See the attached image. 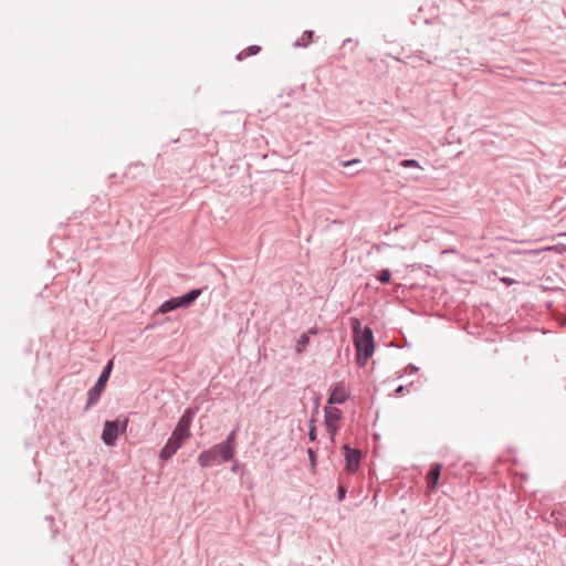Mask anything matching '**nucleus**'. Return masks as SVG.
Masks as SVG:
<instances>
[{"mask_svg": "<svg viewBox=\"0 0 566 566\" xmlns=\"http://www.w3.org/2000/svg\"><path fill=\"white\" fill-rule=\"evenodd\" d=\"M193 416L195 411L192 409H187L181 416L175 430L172 431L171 437L168 439L167 443L160 451L159 457L161 460L166 461L170 459L182 446V443L190 438V426Z\"/></svg>", "mask_w": 566, "mask_h": 566, "instance_id": "nucleus-1", "label": "nucleus"}, {"mask_svg": "<svg viewBox=\"0 0 566 566\" xmlns=\"http://www.w3.org/2000/svg\"><path fill=\"white\" fill-rule=\"evenodd\" d=\"M352 327L354 332V344L356 347L357 364L363 367L373 356L375 350L373 331L369 327H361L358 318H352Z\"/></svg>", "mask_w": 566, "mask_h": 566, "instance_id": "nucleus-2", "label": "nucleus"}, {"mask_svg": "<svg viewBox=\"0 0 566 566\" xmlns=\"http://www.w3.org/2000/svg\"><path fill=\"white\" fill-rule=\"evenodd\" d=\"M201 294V290H191L189 293H187L184 296L180 297H174L166 302H164L160 307L158 308L159 313H168L170 311H174L179 307H188L190 306L195 300Z\"/></svg>", "mask_w": 566, "mask_h": 566, "instance_id": "nucleus-3", "label": "nucleus"}, {"mask_svg": "<svg viewBox=\"0 0 566 566\" xmlns=\"http://www.w3.org/2000/svg\"><path fill=\"white\" fill-rule=\"evenodd\" d=\"M128 424V419H125L123 423L119 426L118 421H109L107 420L104 423V429L102 432V440L106 446H114L119 432H125Z\"/></svg>", "mask_w": 566, "mask_h": 566, "instance_id": "nucleus-4", "label": "nucleus"}, {"mask_svg": "<svg viewBox=\"0 0 566 566\" xmlns=\"http://www.w3.org/2000/svg\"><path fill=\"white\" fill-rule=\"evenodd\" d=\"M112 367H113V361L111 360V361H108L107 366L105 367V369L98 377L95 386L88 391L87 408L91 407L92 405L96 403L97 400L99 399L101 394L105 389Z\"/></svg>", "mask_w": 566, "mask_h": 566, "instance_id": "nucleus-5", "label": "nucleus"}, {"mask_svg": "<svg viewBox=\"0 0 566 566\" xmlns=\"http://www.w3.org/2000/svg\"><path fill=\"white\" fill-rule=\"evenodd\" d=\"M342 412L336 407H326L324 409L325 424L326 430L331 438L333 439L338 429V421L340 419Z\"/></svg>", "mask_w": 566, "mask_h": 566, "instance_id": "nucleus-6", "label": "nucleus"}, {"mask_svg": "<svg viewBox=\"0 0 566 566\" xmlns=\"http://www.w3.org/2000/svg\"><path fill=\"white\" fill-rule=\"evenodd\" d=\"M344 450L346 459V470L349 472H355L359 465L360 451L352 449L348 446H345Z\"/></svg>", "mask_w": 566, "mask_h": 566, "instance_id": "nucleus-7", "label": "nucleus"}, {"mask_svg": "<svg viewBox=\"0 0 566 566\" xmlns=\"http://www.w3.org/2000/svg\"><path fill=\"white\" fill-rule=\"evenodd\" d=\"M349 397V391L342 384L336 385L328 398V403H343Z\"/></svg>", "mask_w": 566, "mask_h": 566, "instance_id": "nucleus-8", "label": "nucleus"}, {"mask_svg": "<svg viewBox=\"0 0 566 566\" xmlns=\"http://www.w3.org/2000/svg\"><path fill=\"white\" fill-rule=\"evenodd\" d=\"M213 450H216L218 459H220L223 462H227L233 458L234 450H232L230 447L224 444L223 442L218 443L212 447Z\"/></svg>", "mask_w": 566, "mask_h": 566, "instance_id": "nucleus-9", "label": "nucleus"}, {"mask_svg": "<svg viewBox=\"0 0 566 566\" xmlns=\"http://www.w3.org/2000/svg\"><path fill=\"white\" fill-rule=\"evenodd\" d=\"M218 460L216 450L213 448L203 451L198 457V462L202 468L212 465Z\"/></svg>", "mask_w": 566, "mask_h": 566, "instance_id": "nucleus-10", "label": "nucleus"}, {"mask_svg": "<svg viewBox=\"0 0 566 566\" xmlns=\"http://www.w3.org/2000/svg\"><path fill=\"white\" fill-rule=\"evenodd\" d=\"M441 464H434L431 470L429 471V473L427 474V484H428V488L430 490H433L437 484H438V481H439V478H440V473H441Z\"/></svg>", "mask_w": 566, "mask_h": 566, "instance_id": "nucleus-11", "label": "nucleus"}, {"mask_svg": "<svg viewBox=\"0 0 566 566\" xmlns=\"http://www.w3.org/2000/svg\"><path fill=\"white\" fill-rule=\"evenodd\" d=\"M316 333V329H310L307 333H304L300 339L297 340V345H296V352L297 353H302L306 345L308 344L310 342V336L308 334H315Z\"/></svg>", "mask_w": 566, "mask_h": 566, "instance_id": "nucleus-12", "label": "nucleus"}, {"mask_svg": "<svg viewBox=\"0 0 566 566\" xmlns=\"http://www.w3.org/2000/svg\"><path fill=\"white\" fill-rule=\"evenodd\" d=\"M260 52V46L258 45H251L241 53L238 54V60H243L247 56L255 55Z\"/></svg>", "mask_w": 566, "mask_h": 566, "instance_id": "nucleus-13", "label": "nucleus"}, {"mask_svg": "<svg viewBox=\"0 0 566 566\" xmlns=\"http://www.w3.org/2000/svg\"><path fill=\"white\" fill-rule=\"evenodd\" d=\"M235 436H237V430H232L230 432V434L228 436L227 440L223 441V443L227 444L228 447H230L232 450H234V448H235Z\"/></svg>", "mask_w": 566, "mask_h": 566, "instance_id": "nucleus-14", "label": "nucleus"}, {"mask_svg": "<svg viewBox=\"0 0 566 566\" xmlns=\"http://www.w3.org/2000/svg\"><path fill=\"white\" fill-rule=\"evenodd\" d=\"M542 251H556V252H559V248L554 245V247H547V248H544V249H537V250H530V251H526V253L528 254H538L541 253Z\"/></svg>", "mask_w": 566, "mask_h": 566, "instance_id": "nucleus-15", "label": "nucleus"}, {"mask_svg": "<svg viewBox=\"0 0 566 566\" xmlns=\"http://www.w3.org/2000/svg\"><path fill=\"white\" fill-rule=\"evenodd\" d=\"M378 280L381 283H388L390 281V272L388 270H382L379 272Z\"/></svg>", "mask_w": 566, "mask_h": 566, "instance_id": "nucleus-16", "label": "nucleus"}, {"mask_svg": "<svg viewBox=\"0 0 566 566\" xmlns=\"http://www.w3.org/2000/svg\"><path fill=\"white\" fill-rule=\"evenodd\" d=\"M400 165L405 168H410V167H415V168H420L418 161L413 160V159H405L400 163Z\"/></svg>", "mask_w": 566, "mask_h": 566, "instance_id": "nucleus-17", "label": "nucleus"}, {"mask_svg": "<svg viewBox=\"0 0 566 566\" xmlns=\"http://www.w3.org/2000/svg\"><path fill=\"white\" fill-rule=\"evenodd\" d=\"M315 438H316V432H315V428L313 427V428L311 429V431H310V439H311V440H315Z\"/></svg>", "mask_w": 566, "mask_h": 566, "instance_id": "nucleus-18", "label": "nucleus"}, {"mask_svg": "<svg viewBox=\"0 0 566 566\" xmlns=\"http://www.w3.org/2000/svg\"><path fill=\"white\" fill-rule=\"evenodd\" d=\"M501 281L504 282L507 285H511L514 282L513 280L506 279V277L501 279Z\"/></svg>", "mask_w": 566, "mask_h": 566, "instance_id": "nucleus-19", "label": "nucleus"}, {"mask_svg": "<svg viewBox=\"0 0 566 566\" xmlns=\"http://www.w3.org/2000/svg\"><path fill=\"white\" fill-rule=\"evenodd\" d=\"M403 389H405V387H403V386H399V387L396 389V394H397V395L402 394V392H403Z\"/></svg>", "mask_w": 566, "mask_h": 566, "instance_id": "nucleus-20", "label": "nucleus"}, {"mask_svg": "<svg viewBox=\"0 0 566 566\" xmlns=\"http://www.w3.org/2000/svg\"><path fill=\"white\" fill-rule=\"evenodd\" d=\"M308 453H310L311 459L313 460V459H314L313 451H312V450H310V451H308Z\"/></svg>", "mask_w": 566, "mask_h": 566, "instance_id": "nucleus-21", "label": "nucleus"}, {"mask_svg": "<svg viewBox=\"0 0 566 566\" xmlns=\"http://www.w3.org/2000/svg\"><path fill=\"white\" fill-rule=\"evenodd\" d=\"M312 35H313V32H312V31H310V32H308V38H312Z\"/></svg>", "mask_w": 566, "mask_h": 566, "instance_id": "nucleus-22", "label": "nucleus"}]
</instances>
